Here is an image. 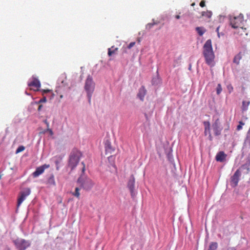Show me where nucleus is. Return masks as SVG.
Listing matches in <instances>:
<instances>
[{"label": "nucleus", "instance_id": "34", "mask_svg": "<svg viewBox=\"0 0 250 250\" xmlns=\"http://www.w3.org/2000/svg\"><path fill=\"white\" fill-rule=\"evenodd\" d=\"M226 250H236L234 247H229Z\"/></svg>", "mask_w": 250, "mask_h": 250}, {"label": "nucleus", "instance_id": "11", "mask_svg": "<svg viewBox=\"0 0 250 250\" xmlns=\"http://www.w3.org/2000/svg\"><path fill=\"white\" fill-rule=\"evenodd\" d=\"M241 172L239 169H237L231 178V184L233 187L237 186Z\"/></svg>", "mask_w": 250, "mask_h": 250}, {"label": "nucleus", "instance_id": "26", "mask_svg": "<svg viewBox=\"0 0 250 250\" xmlns=\"http://www.w3.org/2000/svg\"><path fill=\"white\" fill-rule=\"evenodd\" d=\"M239 125L237 126V130H240L242 128V126L244 125L245 124L242 121H240L239 122Z\"/></svg>", "mask_w": 250, "mask_h": 250}, {"label": "nucleus", "instance_id": "24", "mask_svg": "<svg viewBox=\"0 0 250 250\" xmlns=\"http://www.w3.org/2000/svg\"><path fill=\"white\" fill-rule=\"evenodd\" d=\"M80 189V188H79L77 187L75 188V192L72 193V195L76 197L78 199L80 198V193L79 192Z\"/></svg>", "mask_w": 250, "mask_h": 250}, {"label": "nucleus", "instance_id": "21", "mask_svg": "<svg viewBox=\"0 0 250 250\" xmlns=\"http://www.w3.org/2000/svg\"><path fill=\"white\" fill-rule=\"evenodd\" d=\"M250 104L249 101H244L242 102V110L245 111L248 110V106Z\"/></svg>", "mask_w": 250, "mask_h": 250}, {"label": "nucleus", "instance_id": "18", "mask_svg": "<svg viewBox=\"0 0 250 250\" xmlns=\"http://www.w3.org/2000/svg\"><path fill=\"white\" fill-rule=\"evenodd\" d=\"M118 48L117 47H115L114 46H112L111 47L109 48L108 49V55L109 56H112L113 54H116L117 51H118Z\"/></svg>", "mask_w": 250, "mask_h": 250}, {"label": "nucleus", "instance_id": "23", "mask_svg": "<svg viewBox=\"0 0 250 250\" xmlns=\"http://www.w3.org/2000/svg\"><path fill=\"white\" fill-rule=\"evenodd\" d=\"M196 30L198 34L200 36H202L204 33L206 32V30L201 27H197L196 28Z\"/></svg>", "mask_w": 250, "mask_h": 250}, {"label": "nucleus", "instance_id": "16", "mask_svg": "<svg viewBox=\"0 0 250 250\" xmlns=\"http://www.w3.org/2000/svg\"><path fill=\"white\" fill-rule=\"evenodd\" d=\"M226 157L227 155L223 151H220L216 154L215 159L218 162H223L225 160Z\"/></svg>", "mask_w": 250, "mask_h": 250}, {"label": "nucleus", "instance_id": "7", "mask_svg": "<svg viewBox=\"0 0 250 250\" xmlns=\"http://www.w3.org/2000/svg\"><path fill=\"white\" fill-rule=\"evenodd\" d=\"M31 193L29 188H25L20 192L19 197L18 198L17 207H19L23 201L26 199Z\"/></svg>", "mask_w": 250, "mask_h": 250}, {"label": "nucleus", "instance_id": "39", "mask_svg": "<svg viewBox=\"0 0 250 250\" xmlns=\"http://www.w3.org/2000/svg\"><path fill=\"white\" fill-rule=\"evenodd\" d=\"M176 19H179L180 18V16L179 15H176L175 16Z\"/></svg>", "mask_w": 250, "mask_h": 250}, {"label": "nucleus", "instance_id": "6", "mask_svg": "<svg viewBox=\"0 0 250 250\" xmlns=\"http://www.w3.org/2000/svg\"><path fill=\"white\" fill-rule=\"evenodd\" d=\"M14 243L18 250H25L30 245L28 241L22 239H17Z\"/></svg>", "mask_w": 250, "mask_h": 250}, {"label": "nucleus", "instance_id": "4", "mask_svg": "<svg viewBox=\"0 0 250 250\" xmlns=\"http://www.w3.org/2000/svg\"><path fill=\"white\" fill-rule=\"evenodd\" d=\"M95 84L92 81V79L89 76L86 80L84 88L87 92L89 102H90L92 94L94 90Z\"/></svg>", "mask_w": 250, "mask_h": 250}, {"label": "nucleus", "instance_id": "9", "mask_svg": "<svg viewBox=\"0 0 250 250\" xmlns=\"http://www.w3.org/2000/svg\"><path fill=\"white\" fill-rule=\"evenodd\" d=\"M203 125L204 126V134L205 136L208 135V139L212 141L213 139L212 135L210 132V124L209 121H204Z\"/></svg>", "mask_w": 250, "mask_h": 250}, {"label": "nucleus", "instance_id": "25", "mask_svg": "<svg viewBox=\"0 0 250 250\" xmlns=\"http://www.w3.org/2000/svg\"><path fill=\"white\" fill-rule=\"evenodd\" d=\"M222 90L221 85L219 83L217 85V88H216V93L218 95L220 94V93L221 92Z\"/></svg>", "mask_w": 250, "mask_h": 250}, {"label": "nucleus", "instance_id": "20", "mask_svg": "<svg viewBox=\"0 0 250 250\" xmlns=\"http://www.w3.org/2000/svg\"><path fill=\"white\" fill-rule=\"evenodd\" d=\"M47 184L50 186H55L56 183L55 181L54 176L53 175H51L50 177L48 178L47 180Z\"/></svg>", "mask_w": 250, "mask_h": 250}, {"label": "nucleus", "instance_id": "1", "mask_svg": "<svg viewBox=\"0 0 250 250\" xmlns=\"http://www.w3.org/2000/svg\"><path fill=\"white\" fill-rule=\"evenodd\" d=\"M203 54L206 63L212 67L214 65L215 55L213 51L211 40H208L203 46Z\"/></svg>", "mask_w": 250, "mask_h": 250}, {"label": "nucleus", "instance_id": "10", "mask_svg": "<svg viewBox=\"0 0 250 250\" xmlns=\"http://www.w3.org/2000/svg\"><path fill=\"white\" fill-rule=\"evenodd\" d=\"M135 179L133 175H131L127 183V188L130 190L131 195L132 197L134 196V187H135Z\"/></svg>", "mask_w": 250, "mask_h": 250}, {"label": "nucleus", "instance_id": "38", "mask_svg": "<svg viewBox=\"0 0 250 250\" xmlns=\"http://www.w3.org/2000/svg\"><path fill=\"white\" fill-rule=\"evenodd\" d=\"M43 91L44 93H48L49 92V90H48V89L47 90H43Z\"/></svg>", "mask_w": 250, "mask_h": 250}, {"label": "nucleus", "instance_id": "31", "mask_svg": "<svg viewBox=\"0 0 250 250\" xmlns=\"http://www.w3.org/2000/svg\"><path fill=\"white\" fill-rule=\"evenodd\" d=\"M200 6L202 7H203L205 6V1L204 0H201L200 3Z\"/></svg>", "mask_w": 250, "mask_h": 250}, {"label": "nucleus", "instance_id": "32", "mask_svg": "<svg viewBox=\"0 0 250 250\" xmlns=\"http://www.w3.org/2000/svg\"><path fill=\"white\" fill-rule=\"evenodd\" d=\"M44 123L45 124V125H46L47 128L49 127V124L47 121V120H44Z\"/></svg>", "mask_w": 250, "mask_h": 250}, {"label": "nucleus", "instance_id": "12", "mask_svg": "<svg viewBox=\"0 0 250 250\" xmlns=\"http://www.w3.org/2000/svg\"><path fill=\"white\" fill-rule=\"evenodd\" d=\"M28 85L30 87H33L34 88V90L35 91L39 90L40 87H41L40 82L38 79L34 77L32 78V81L29 82Z\"/></svg>", "mask_w": 250, "mask_h": 250}, {"label": "nucleus", "instance_id": "19", "mask_svg": "<svg viewBox=\"0 0 250 250\" xmlns=\"http://www.w3.org/2000/svg\"><path fill=\"white\" fill-rule=\"evenodd\" d=\"M241 59H242V54H241V53L240 52L234 57L233 62L234 63H236V64H239V62L241 60Z\"/></svg>", "mask_w": 250, "mask_h": 250}, {"label": "nucleus", "instance_id": "22", "mask_svg": "<svg viewBox=\"0 0 250 250\" xmlns=\"http://www.w3.org/2000/svg\"><path fill=\"white\" fill-rule=\"evenodd\" d=\"M218 248V244L217 242H211L209 246L208 250H216Z\"/></svg>", "mask_w": 250, "mask_h": 250}, {"label": "nucleus", "instance_id": "29", "mask_svg": "<svg viewBox=\"0 0 250 250\" xmlns=\"http://www.w3.org/2000/svg\"><path fill=\"white\" fill-rule=\"evenodd\" d=\"M135 44V42H130V43L128 44V46H127V48H128V49H130L131 48H132L133 46H134Z\"/></svg>", "mask_w": 250, "mask_h": 250}, {"label": "nucleus", "instance_id": "27", "mask_svg": "<svg viewBox=\"0 0 250 250\" xmlns=\"http://www.w3.org/2000/svg\"><path fill=\"white\" fill-rule=\"evenodd\" d=\"M25 149L24 146H20L16 150V153H18L19 152H21L22 151H23Z\"/></svg>", "mask_w": 250, "mask_h": 250}, {"label": "nucleus", "instance_id": "37", "mask_svg": "<svg viewBox=\"0 0 250 250\" xmlns=\"http://www.w3.org/2000/svg\"><path fill=\"white\" fill-rule=\"evenodd\" d=\"M82 164H83V170H83V172H84V170H85V166H84V163H82Z\"/></svg>", "mask_w": 250, "mask_h": 250}, {"label": "nucleus", "instance_id": "42", "mask_svg": "<svg viewBox=\"0 0 250 250\" xmlns=\"http://www.w3.org/2000/svg\"><path fill=\"white\" fill-rule=\"evenodd\" d=\"M195 5V3H193L191 4V6H194Z\"/></svg>", "mask_w": 250, "mask_h": 250}, {"label": "nucleus", "instance_id": "8", "mask_svg": "<svg viewBox=\"0 0 250 250\" xmlns=\"http://www.w3.org/2000/svg\"><path fill=\"white\" fill-rule=\"evenodd\" d=\"M212 128L215 136H219L221 135L222 127L220 125V123L218 119H216L212 124Z\"/></svg>", "mask_w": 250, "mask_h": 250}, {"label": "nucleus", "instance_id": "33", "mask_svg": "<svg viewBox=\"0 0 250 250\" xmlns=\"http://www.w3.org/2000/svg\"><path fill=\"white\" fill-rule=\"evenodd\" d=\"M154 25V23H148L147 25V27L149 28L152 27Z\"/></svg>", "mask_w": 250, "mask_h": 250}, {"label": "nucleus", "instance_id": "17", "mask_svg": "<svg viewBox=\"0 0 250 250\" xmlns=\"http://www.w3.org/2000/svg\"><path fill=\"white\" fill-rule=\"evenodd\" d=\"M212 12L210 11H207L202 12L201 14V16L199 17V19L201 18L202 17H206L208 19H209L211 16H212Z\"/></svg>", "mask_w": 250, "mask_h": 250}, {"label": "nucleus", "instance_id": "14", "mask_svg": "<svg viewBox=\"0 0 250 250\" xmlns=\"http://www.w3.org/2000/svg\"><path fill=\"white\" fill-rule=\"evenodd\" d=\"M106 154H111L114 151V148L112 146L110 142L106 140L104 144Z\"/></svg>", "mask_w": 250, "mask_h": 250}, {"label": "nucleus", "instance_id": "2", "mask_svg": "<svg viewBox=\"0 0 250 250\" xmlns=\"http://www.w3.org/2000/svg\"><path fill=\"white\" fill-rule=\"evenodd\" d=\"M81 152L77 149H73L70 155L68 161V166L71 168V170L74 169L78 164L81 157Z\"/></svg>", "mask_w": 250, "mask_h": 250}, {"label": "nucleus", "instance_id": "15", "mask_svg": "<svg viewBox=\"0 0 250 250\" xmlns=\"http://www.w3.org/2000/svg\"><path fill=\"white\" fill-rule=\"evenodd\" d=\"M146 93V89L145 86H142L139 89L137 96L142 101H143Z\"/></svg>", "mask_w": 250, "mask_h": 250}, {"label": "nucleus", "instance_id": "40", "mask_svg": "<svg viewBox=\"0 0 250 250\" xmlns=\"http://www.w3.org/2000/svg\"><path fill=\"white\" fill-rule=\"evenodd\" d=\"M152 84H155V82H154V79H153L152 81Z\"/></svg>", "mask_w": 250, "mask_h": 250}, {"label": "nucleus", "instance_id": "35", "mask_svg": "<svg viewBox=\"0 0 250 250\" xmlns=\"http://www.w3.org/2000/svg\"><path fill=\"white\" fill-rule=\"evenodd\" d=\"M42 105H41V104L39 105V106L38 107V111H41L42 108Z\"/></svg>", "mask_w": 250, "mask_h": 250}, {"label": "nucleus", "instance_id": "36", "mask_svg": "<svg viewBox=\"0 0 250 250\" xmlns=\"http://www.w3.org/2000/svg\"><path fill=\"white\" fill-rule=\"evenodd\" d=\"M55 163H56V165L57 166V169H59V167H58V165H59V162L58 161H56Z\"/></svg>", "mask_w": 250, "mask_h": 250}, {"label": "nucleus", "instance_id": "13", "mask_svg": "<svg viewBox=\"0 0 250 250\" xmlns=\"http://www.w3.org/2000/svg\"><path fill=\"white\" fill-rule=\"evenodd\" d=\"M49 167V165H44L41 167H38L36 170L33 173L32 175L34 177H37L42 174L44 171L45 168Z\"/></svg>", "mask_w": 250, "mask_h": 250}, {"label": "nucleus", "instance_id": "30", "mask_svg": "<svg viewBox=\"0 0 250 250\" xmlns=\"http://www.w3.org/2000/svg\"><path fill=\"white\" fill-rule=\"evenodd\" d=\"M47 131L49 132V133L50 135H53V131L52 130V129H50L49 127H48L47 128V129L45 131H44V132H46Z\"/></svg>", "mask_w": 250, "mask_h": 250}, {"label": "nucleus", "instance_id": "28", "mask_svg": "<svg viewBox=\"0 0 250 250\" xmlns=\"http://www.w3.org/2000/svg\"><path fill=\"white\" fill-rule=\"evenodd\" d=\"M47 101L46 97H44L42 99H40V101L38 102L39 104L42 103H45Z\"/></svg>", "mask_w": 250, "mask_h": 250}, {"label": "nucleus", "instance_id": "41", "mask_svg": "<svg viewBox=\"0 0 250 250\" xmlns=\"http://www.w3.org/2000/svg\"><path fill=\"white\" fill-rule=\"evenodd\" d=\"M218 30H219V27H218V28H217V29H216V31H217V32H218ZM218 36H219V33H218Z\"/></svg>", "mask_w": 250, "mask_h": 250}, {"label": "nucleus", "instance_id": "3", "mask_svg": "<svg viewBox=\"0 0 250 250\" xmlns=\"http://www.w3.org/2000/svg\"><path fill=\"white\" fill-rule=\"evenodd\" d=\"M78 183L80 185V188L85 190L91 189L94 186L92 180L84 175H81L79 178Z\"/></svg>", "mask_w": 250, "mask_h": 250}, {"label": "nucleus", "instance_id": "5", "mask_svg": "<svg viewBox=\"0 0 250 250\" xmlns=\"http://www.w3.org/2000/svg\"><path fill=\"white\" fill-rule=\"evenodd\" d=\"M243 21L244 16L242 14L230 19V23L233 28L241 27L243 24Z\"/></svg>", "mask_w": 250, "mask_h": 250}]
</instances>
